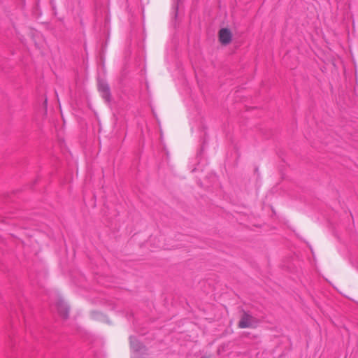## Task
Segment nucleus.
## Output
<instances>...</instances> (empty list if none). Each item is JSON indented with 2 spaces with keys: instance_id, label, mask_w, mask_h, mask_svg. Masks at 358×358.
<instances>
[{
  "instance_id": "f257e3e1",
  "label": "nucleus",
  "mask_w": 358,
  "mask_h": 358,
  "mask_svg": "<svg viewBox=\"0 0 358 358\" xmlns=\"http://www.w3.org/2000/svg\"><path fill=\"white\" fill-rule=\"evenodd\" d=\"M258 320L248 313L243 312L240 317L238 327L240 329L255 328Z\"/></svg>"
},
{
  "instance_id": "f03ea898",
  "label": "nucleus",
  "mask_w": 358,
  "mask_h": 358,
  "mask_svg": "<svg viewBox=\"0 0 358 358\" xmlns=\"http://www.w3.org/2000/svg\"><path fill=\"white\" fill-rule=\"evenodd\" d=\"M56 308L60 317L65 320L69 319L70 315V308L64 299H59L57 301Z\"/></svg>"
},
{
  "instance_id": "7ed1b4c3",
  "label": "nucleus",
  "mask_w": 358,
  "mask_h": 358,
  "mask_svg": "<svg viewBox=\"0 0 358 358\" xmlns=\"http://www.w3.org/2000/svg\"><path fill=\"white\" fill-rule=\"evenodd\" d=\"M232 38V34L229 29L227 28L221 29L219 31V40L222 45L230 43Z\"/></svg>"
},
{
  "instance_id": "20e7f679",
  "label": "nucleus",
  "mask_w": 358,
  "mask_h": 358,
  "mask_svg": "<svg viewBox=\"0 0 358 358\" xmlns=\"http://www.w3.org/2000/svg\"><path fill=\"white\" fill-rule=\"evenodd\" d=\"M99 90L102 94L103 97L108 100L110 96L108 85L105 83H100L99 85Z\"/></svg>"
},
{
  "instance_id": "39448f33",
  "label": "nucleus",
  "mask_w": 358,
  "mask_h": 358,
  "mask_svg": "<svg viewBox=\"0 0 358 358\" xmlns=\"http://www.w3.org/2000/svg\"><path fill=\"white\" fill-rule=\"evenodd\" d=\"M99 316V314L96 313H92L91 315V317L93 320H97V317Z\"/></svg>"
}]
</instances>
